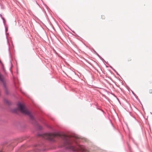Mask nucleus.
<instances>
[{
    "instance_id": "423d86ee",
    "label": "nucleus",
    "mask_w": 152,
    "mask_h": 152,
    "mask_svg": "<svg viewBox=\"0 0 152 152\" xmlns=\"http://www.w3.org/2000/svg\"><path fill=\"white\" fill-rule=\"evenodd\" d=\"M2 19L3 20V23H4V25L5 26V23H6V20H5V19H4V18L3 17H2Z\"/></svg>"
},
{
    "instance_id": "6e6552de",
    "label": "nucleus",
    "mask_w": 152,
    "mask_h": 152,
    "mask_svg": "<svg viewBox=\"0 0 152 152\" xmlns=\"http://www.w3.org/2000/svg\"><path fill=\"white\" fill-rule=\"evenodd\" d=\"M0 80L1 81H3V80L1 77V76L0 74Z\"/></svg>"
},
{
    "instance_id": "39448f33",
    "label": "nucleus",
    "mask_w": 152,
    "mask_h": 152,
    "mask_svg": "<svg viewBox=\"0 0 152 152\" xmlns=\"http://www.w3.org/2000/svg\"><path fill=\"white\" fill-rule=\"evenodd\" d=\"M80 150L82 151H86V149L84 147H81L80 148Z\"/></svg>"
},
{
    "instance_id": "f257e3e1",
    "label": "nucleus",
    "mask_w": 152,
    "mask_h": 152,
    "mask_svg": "<svg viewBox=\"0 0 152 152\" xmlns=\"http://www.w3.org/2000/svg\"><path fill=\"white\" fill-rule=\"evenodd\" d=\"M37 136L45 139L48 140L49 141L54 142L56 141L55 139L56 137H61L64 140L63 146L67 150L73 152L77 151L75 148L71 145V142L69 137L67 135L59 133H49L38 134Z\"/></svg>"
},
{
    "instance_id": "0eeeda50",
    "label": "nucleus",
    "mask_w": 152,
    "mask_h": 152,
    "mask_svg": "<svg viewBox=\"0 0 152 152\" xmlns=\"http://www.w3.org/2000/svg\"><path fill=\"white\" fill-rule=\"evenodd\" d=\"M5 32H6V34L7 35V34H8V33H7V31H8V27H6V26H5Z\"/></svg>"
},
{
    "instance_id": "f03ea898",
    "label": "nucleus",
    "mask_w": 152,
    "mask_h": 152,
    "mask_svg": "<svg viewBox=\"0 0 152 152\" xmlns=\"http://www.w3.org/2000/svg\"><path fill=\"white\" fill-rule=\"evenodd\" d=\"M17 105L18 110L21 112L28 115L31 120V122L36 126L39 130H42V127L39 124L37 120L35 119L33 116L31 114L30 112L25 108L24 105L21 104L20 102L18 103Z\"/></svg>"
},
{
    "instance_id": "7ed1b4c3",
    "label": "nucleus",
    "mask_w": 152,
    "mask_h": 152,
    "mask_svg": "<svg viewBox=\"0 0 152 152\" xmlns=\"http://www.w3.org/2000/svg\"><path fill=\"white\" fill-rule=\"evenodd\" d=\"M4 102L7 103L8 105H10L11 104L10 102L7 99H4Z\"/></svg>"
},
{
    "instance_id": "f8f14e48",
    "label": "nucleus",
    "mask_w": 152,
    "mask_h": 152,
    "mask_svg": "<svg viewBox=\"0 0 152 152\" xmlns=\"http://www.w3.org/2000/svg\"><path fill=\"white\" fill-rule=\"evenodd\" d=\"M7 42H8V39H7Z\"/></svg>"
},
{
    "instance_id": "9b49d317",
    "label": "nucleus",
    "mask_w": 152,
    "mask_h": 152,
    "mask_svg": "<svg viewBox=\"0 0 152 152\" xmlns=\"http://www.w3.org/2000/svg\"><path fill=\"white\" fill-rule=\"evenodd\" d=\"M0 17L2 18V17H2V16H1V14H0Z\"/></svg>"
},
{
    "instance_id": "4468645a",
    "label": "nucleus",
    "mask_w": 152,
    "mask_h": 152,
    "mask_svg": "<svg viewBox=\"0 0 152 152\" xmlns=\"http://www.w3.org/2000/svg\"><path fill=\"white\" fill-rule=\"evenodd\" d=\"M10 64H11V65H12V63L11 62H10Z\"/></svg>"
},
{
    "instance_id": "9d476101",
    "label": "nucleus",
    "mask_w": 152,
    "mask_h": 152,
    "mask_svg": "<svg viewBox=\"0 0 152 152\" xmlns=\"http://www.w3.org/2000/svg\"><path fill=\"white\" fill-rule=\"evenodd\" d=\"M17 109H15V112H16V111H17Z\"/></svg>"
},
{
    "instance_id": "20e7f679",
    "label": "nucleus",
    "mask_w": 152,
    "mask_h": 152,
    "mask_svg": "<svg viewBox=\"0 0 152 152\" xmlns=\"http://www.w3.org/2000/svg\"><path fill=\"white\" fill-rule=\"evenodd\" d=\"M94 53L95 54H96L101 60H102V61L104 60L95 51H94Z\"/></svg>"
},
{
    "instance_id": "1a4fd4ad",
    "label": "nucleus",
    "mask_w": 152,
    "mask_h": 152,
    "mask_svg": "<svg viewBox=\"0 0 152 152\" xmlns=\"http://www.w3.org/2000/svg\"><path fill=\"white\" fill-rule=\"evenodd\" d=\"M149 92L151 94L152 93V90H150L149 91Z\"/></svg>"
},
{
    "instance_id": "ddd939ff",
    "label": "nucleus",
    "mask_w": 152,
    "mask_h": 152,
    "mask_svg": "<svg viewBox=\"0 0 152 152\" xmlns=\"http://www.w3.org/2000/svg\"><path fill=\"white\" fill-rule=\"evenodd\" d=\"M0 152H3V151L1 150L0 151Z\"/></svg>"
}]
</instances>
